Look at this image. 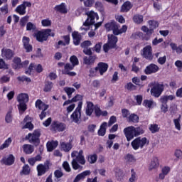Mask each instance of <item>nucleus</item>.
Masks as SVG:
<instances>
[{"mask_svg":"<svg viewBox=\"0 0 182 182\" xmlns=\"http://www.w3.org/2000/svg\"><path fill=\"white\" fill-rule=\"evenodd\" d=\"M73 160L72 161L73 168L75 170H77L80 168V166L78 164H80L82 165H85L86 163L85 156H83V151L80 150L79 152L74 151L71 154ZM78 162V163H77Z\"/></svg>","mask_w":182,"mask_h":182,"instance_id":"1","label":"nucleus"},{"mask_svg":"<svg viewBox=\"0 0 182 182\" xmlns=\"http://www.w3.org/2000/svg\"><path fill=\"white\" fill-rule=\"evenodd\" d=\"M144 133V132L141 127L131 126L124 129V134H125V137H127L128 141L133 139L135 136H139Z\"/></svg>","mask_w":182,"mask_h":182,"instance_id":"2","label":"nucleus"},{"mask_svg":"<svg viewBox=\"0 0 182 182\" xmlns=\"http://www.w3.org/2000/svg\"><path fill=\"white\" fill-rule=\"evenodd\" d=\"M105 27L108 31H113L114 34L116 36L126 33L127 31V26L126 25L122 26V28L119 29V26L114 21L107 23Z\"/></svg>","mask_w":182,"mask_h":182,"instance_id":"3","label":"nucleus"},{"mask_svg":"<svg viewBox=\"0 0 182 182\" xmlns=\"http://www.w3.org/2000/svg\"><path fill=\"white\" fill-rule=\"evenodd\" d=\"M17 100L19 102V110L23 112H25L27 109L26 103L29 100L28 95L26 93H21L18 96Z\"/></svg>","mask_w":182,"mask_h":182,"instance_id":"4","label":"nucleus"},{"mask_svg":"<svg viewBox=\"0 0 182 182\" xmlns=\"http://www.w3.org/2000/svg\"><path fill=\"white\" fill-rule=\"evenodd\" d=\"M54 36H55L54 33H53L50 29H47L45 31H42V32L39 31L36 34V39L39 42L46 41L48 39V36L53 37Z\"/></svg>","mask_w":182,"mask_h":182,"instance_id":"5","label":"nucleus"},{"mask_svg":"<svg viewBox=\"0 0 182 182\" xmlns=\"http://www.w3.org/2000/svg\"><path fill=\"white\" fill-rule=\"evenodd\" d=\"M118 41L117 37L113 35L108 36V43L104 45L103 49L105 53H107L109 49L113 48L116 46Z\"/></svg>","mask_w":182,"mask_h":182,"instance_id":"6","label":"nucleus"},{"mask_svg":"<svg viewBox=\"0 0 182 182\" xmlns=\"http://www.w3.org/2000/svg\"><path fill=\"white\" fill-rule=\"evenodd\" d=\"M164 90V85L163 83H156L152 89H151V95L155 97H159Z\"/></svg>","mask_w":182,"mask_h":182,"instance_id":"7","label":"nucleus"},{"mask_svg":"<svg viewBox=\"0 0 182 182\" xmlns=\"http://www.w3.org/2000/svg\"><path fill=\"white\" fill-rule=\"evenodd\" d=\"M82 107V102H78V106L75 112L71 115V119L73 122L79 124L81 119V109Z\"/></svg>","mask_w":182,"mask_h":182,"instance_id":"8","label":"nucleus"},{"mask_svg":"<svg viewBox=\"0 0 182 182\" xmlns=\"http://www.w3.org/2000/svg\"><path fill=\"white\" fill-rule=\"evenodd\" d=\"M88 18L87 21L84 23L83 26L89 27L95 23V20H99V16L97 13L94 11H90L87 14Z\"/></svg>","mask_w":182,"mask_h":182,"instance_id":"9","label":"nucleus"},{"mask_svg":"<svg viewBox=\"0 0 182 182\" xmlns=\"http://www.w3.org/2000/svg\"><path fill=\"white\" fill-rule=\"evenodd\" d=\"M147 143V139L144 137L142 139L141 138H136L135 140L131 143V145H132V148L134 149L137 150L139 148L142 149L145 144Z\"/></svg>","mask_w":182,"mask_h":182,"instance_id":"10","label":"nucleus"},{"mask_svg":"<svg viewBox=\"0 0 182 182\" xmlns=\"http://www.w3.org/2000/svg\"><path fill=\"white\" fill-rule=\"evenodd\" d=\"M26 7H31V3L30 1H23L22 4H20L15 10V11L21 16H23L26 14Z\"/></svg>","mask_w":182,"mask_h":182,"instance_id":"11","label":"nucleus"},{"mask_svg":"<svg viewBox=\"0 0 182 182\" xmlns=\"http://www.w3.org/2000/svg\"><path fill=\"white\" fill-rule=\"evenodd\" d=\"M39 137L40 132L38 131H35L33 134H28L26 139H28L30 143L38 144L40 142Z\"/></svg>","mask_w":182,"mask_h":182,"instance_id":"12","label":"nucleus"},{"mask_svg":"<svg viewBox=\"0 0 182 182\" xmlns=\"http://www.w3.org/2000/svg\"><path fill=\"white\" fill-rule=\"evenodd\" d=\"M142 56L146 58L147 60H152L153 55H152V48L150 46H146L142 50Z\"/></svg>","mask_w":182,"mask_h":182,"instance_id":"13","label":"nucleus"},{"mask_svg":"<svg viewBox=\"0 0 182 182\" xmlns=\"http://www.w3.org/2000/svg\"><path fill=\"white\" fill-rule=\"evenodd\" d=\"M159 70L160 69L158 65L155 64H151L146 66V68H145V74L146 75L154 74L159 72Z\"/></svg>","mask_w":182,"mask_h":182,"instance_id":"14","label":"nucleus"},{"mask_svg":"<svg viewBox=\"0 0 182 182\" xmlns=\"http://www.w3.org/2000/svg\"><path fill=\"white\" fill-rule=\"evenodd\" d=\"M1 55L7 60H11L14 55V52L11 49L3 48L1 50Z\"/></svg>","mask_w":182,"mask_h":182,"instance_id":"15","label":"nucleus"},{"mask_svg":"<svg viewBox=\"0 0 182 182\" xmlns=\"http://www.w3.org/2000/svg\"><path fill=\"white\" fill-rule=\"evenodd\" d=\"M22 42H23V47L26 50L27 53H30L33 50V47L29 43V42H30V38H29L26 37V36L23 37Z\"/></svg>","mask_w":182,"mask_h":182,"instance_id":"16","label":"nucleus"},{"mask_svg":"<svg viewBox=\"0 0 182 182\" xmlns=\"http://www.w3.org/2000/svg\"><path fill=\"white\" fill-rule=\"evenodd\" d=\"M66 128L65 124L60 122H54L52 124V129L55 132H63Z\"/></svg>","mask_w":182,"mask_h":182,"instance_id":"17","label":"nucleus"},{"mask_svg":"<svg viewBox=\"0 0 182 182\" xmlns=\"http://www.w3.org/2000/svg\"><path fill=\"white\" fill-rule=\"evenodd\" d=\"M23 124H25L23 127V129H28L32 130L33 129V125L31 124V118L29 116H26L22 122Z\"/></svg>","mask_w":182,"mask_h":182,"instance_id":"18","label":"nucleus"},{"mask_svg":"<svg viewBox=\"0 0 182 182\" xmlns=\"http://www.w3.org/2000/svg\"><path fill=\"white\" fill-rule=\"evenodd\" d=\"M14 161L15 157L12 154H10L9 156L3 158V159L1 161V163L7 166L12 165Z\"/></svg>","mask_w":182,"mask_h":182,"instance_id":"19","label":"nucleus"},{"mask_svg":"<svg viewBox=\"0 0 182 182\" xmlns=\"http://www.w3.org/2000/svg\"><path fill=\"white\" fill-rule=\"evenodd\" d=\"M109 65L105 63H100L97 67V70L100 72L101 75H103L108 70Z\"/></svg>","mask_w":182,"mask_h":182,"instance_id":"20","label":"nucleus"},{"mask_svg":"<svg viewBox=\"0 0 182 182\" xmlns=\"http://www.w3.org/2000/svg\"><path fill=\"white\" fill-rule=\"evenodd\" d=\"M171 170V167L168 166L162 167V169L161 170V173H159V179L164 180L166 176H167L170 173Z\"/></svg>","mask_w":182,"mask_h":182,"instance_id":"21","label":"nucleus"},{"mask_svg":"<svg viewBox=\"0 0 182 182\" xmlns=\"http://www.w3.org/2000/svg\"><path fill=\"white\" fill-rule=\"evenodd\" d=\"M142 105L145 107V108L151 109L156 106V103L152 100H145L144 102H142Z\"/></svg>","mask_w":182,"mask_h":182,"instance_id":"22","label":"nucleus"},{"mask_svg":"<svg viewBox=\"0 0 182 182\" xmlns=\"http://www.w3.org/2000/svg\"><path fill=\"white\" fill-rule=\"evenodd\" d=\"M91 174V171L87 170L80 174H78L74 180V182H79L80 180H82L86 178V176Z\"/></svg>","mask_w":182,"mask_h":182,"instance_id":"23","label":"nucleus"},{"mask_svg":"<svg viewBox=\"0 0 182 182\" xmlns=\"http://www.w3.org/2000/svg\"><path fill=\"white\" fill-rule=\"evenodd\" d=\"M58 145V141H48L46 144L48 151H53Z\"/></svg>","mask_w":182,"mask_h":182,"instance_id":"24","label":"nucleus"},{"mask_svg":"<svg viewBox=\"0 0 182 182\" xmlns=\"http://www.w3.org/2000/svg\"><path fill=\"white\" fill-rule=\"evenodd\" d=\"M175 99H176L175 95H165V96L161 97V99H159V101H161V103L162 104L167 105L168 101H173Z\"/></svg>","mask_w":182,"mask_h":182,"instance_id":"25","label":"nucleus"},{"mask_svg":"<svg viewBox=\"0 0 182 182\" xmlns=\"http://www.w3.org/2000/svg\"><path fill=\"white\" fill-rule=\"evenodd\" d=\"M60 147L61 150L64 151L65 152H69L72 148V144L68 142H60Z\"/></svg>","mask_w":182,"mask_h":182,"instance_id":"26","label":"nucleus"},{"mask_svg":"<svg viewBox=\"0 0 182 182\" xmlns=\"http://www.w3.org/2000/svg\"><path fill=\"white\" fill-rule=\"evenodd\" d=\"M13 68L16 70L23 68L21 60L19 58L16 57L14 60Z\"/></svg>","mask_w":182,"mask_h":182,"instance_id":"27","label":"nucleus"},{"mask_svg":"<svg viewBox=\"0 0 182 182\" xmlns=\"http://www.w3.org/2000/svg\"><path fill=\"white\" fill-rule=\"evenodd\" d=\"M159 166V159L156 157L152 159V161H151V164H149V170L156 169Z\"/></svg>","mask_w":182,"mask_h":182,"instance_id":"28","label":"nucleus"},{"mask_svg":"<svg viewBox=\"0 0 182 182\" xmlns=\"http://www.w3.org/2000/svg\"><path fill=\"white\" fill-rule=\"evenodd\" d=\"M55 10L60 12L62 14L68 13V10L66 9L65 3H61V4H58L55 7Z\"/></svg>","mask_w":182,"mask_h":182,"instance_id":"29","label":"nucleus"},{"mask_svg":"<svg viewBox=\"0 0 182 182\" xmlns=\"http://www.w3.org/2000/svg\"><path fill=\"white\" fill-rule=\"evenodd\" d=\"M48 169V166L46 165L39 164L37 166L38 170V175L41 176L42 175L45 174Z\"/></svg>","mask_w":182,"mask_h":182,"instance_id":"30","label":"nucleus"},{"mask_svg":"<svg viewBox=\"0 0 182 182\" xmlns=\"http://www.w3.org/2000/svg\"><path fill=\"white\" fill-rule=\"evenodd\" d=\"M23 150L24 153L26 154H31L34 151V146L30 144H24L23 146Z\"/></svg>","mask_w":182,"mask_h":182,"instance_id":"31","label":"nucleus"},{"mask_svg":"<svg viewBox=\"0 0 182 182\" xmlns=\"http://www.w3.org/2000/svg\"><path fill=\"white\" fill-rule=\"evenodd\" d=\"M82 97L81 95H76L75 97H73L71 100H68V101H65L63 104V106H66V105H68L70 104H71L72 102H82Z\"/></svg>","mask_w":182,"mask_h":182,"instance_id":"32","label":"nucleus"},{"mask_svg":"<svg viewBox=\"0 0 182 182\" xmlns=\"http://www.w3.org/2000/svg\"><path fill=\"white\" fill-rule=\"evenodd\" d=\"M36 106L37 108H38L41 110L46 111L49 107L48 105L43 103L41 100H38L36 102Z\"/></svg>","mask_w":182,"mask_h":182,"instance_id":"33","label":"nucleus"},{"mask_svg":"<svg viewBox=\"0 0 182 182\" xmlns=\"http://www.w3.org/2000/svg\"><path fill=\"white\" fill-rule=\"evenodd\" d=\"M73 42L75 46H78L80 43L82 38L81 35L78 32H74L73 33Z\"/></svg>","mask_w":182,"mask_h":182,"instance_id":"34","label":"nucleus"},{"mask_svg":"<svg viewBox=\"0 0 182 182\" xmlns=\"http://www.w3.org/2000/svg\"><path fill=\"white\" fill-rule=\"evenodd\" d=\"M132 6L130 1H125V3L122 4V7H121V12H128L132 9Z\"/></svg>","mask_w":182,"mask_h":182,"instance_id":"35","label":"nucleus"},{"mask_svg":"<svg viewBox=\"0 0 182 182\" xmlns=\"http://www.w3.org/2000/svg\"><path fill=\"white\" fill-rule=\"evenodd\" d=\"M141 30H142V31L146 33V36H148V37H145V38H144V39H145V41L149 40L150 36L154 33V31L152 29H149L146 26H142V28H141Z\"/></svg>","mask_w":182,"mask_h":182,"instance_id":"36","label":"nucleus"},{"mask_svg":"<svg viewBox=\"0 0 182 182\" xmlns=\"http://www.w3.org/2000/svg\"><path fill=\"white\" fill-rule=\"evenodd\" d=\"M96 60L95 56H90V57H85L84 58V63L87 65H90L94 64Z\"/></svg>","mask_w":182,"mask_h":182,"instance_id":"37","label":"nucleus"},{"mask_svg":"<svg viewBox=\"0 0 182 182\" xmlns=\"http://www.w3.org/2000/svg\"><path fill=\"white\" fill-rule=\"evenodd\" d=\"M87 104L86 114L87 116H91L94 111V105L90 102H87Z\"/></svg>","mask_w":182,"mask_h":182,"instance_id":"38","label":"nucleus"},{"mask_svg":"<svg viewBox=\"0 0 182 182\" xmlns=\"http://www.w3.org/2000/svg\"><path fill=\"white\" fill-rule=\"evenodd\" d=\"M95 112L97 117H100V116L105 117L108 114L107 111H102L100 108L98 107H95Z\"/></svg>","mask_w":182,"mask_h":182,"instance_id":"39","label":"nucleus"},{"mask_svg":"<svg viewBox=\"0 0 182 182\" xmlns=\"http://www.w3.org/2000/svg\"><path fill=\"white\" fill-rule=\"evenodd\" d=\"M139 121V117L138 115L135 114H131L129 117H128V122L132 123H138Z\"/></svg>","mask_w":182,"mask_h":182,"instance_id":"40","label":"nucleus"},{"mask_svg":"<svg viewBox=\"0 0 182 182\" xmlns=\"http://www.w3.org/2000/svg\"><path fill=\"white\" fill-rule=\"evenodd\" d=\"M107 127V122H104V123L101 125L100 129V130L98 131V134H99L100 136H103L105 135Z\"/></svg>","mask_w":182,"mask_h":182,"instance_id":"41","label":"nucleus"},{"mask_svg":"<svg viewBox=\"0 0 182 182\" xmlns=\"http://www.w3.org/2000/svg\"><path fill=\"white\" fill-rule=\"evenodd\" d=\"M124 159H125V162H127V164H134L136 161L134 156L132 154H127Z\"/></svg>","mask_w":182,"mask_h":182,"instance_id":"42","label":"nucleus"},{"mask_svg":"<svg viewBox=\"0 0 182 182\" xmlns=\"http://www.w3.org/2000/svg\"><path fill=\"white\" fill-rule=\"evenodd\" d=\"M138 179L136 173L134 169L131 170V177H129V182H136Z\"/></svg>","mask_w":182,"mask_h":182,"instance_id":"43","label":"nucleus"},{"mask_svg":"<svg viewBox=\"0 0 182 182\" xmlns=\"http://www.w3.org/2000/svg\"><path fill=\"white\" fill-rule=\"evenodd\" d=\"M160 128L159 127L158 124H154L149 125V131L151 133L155 134L159 131Z\"/></svg>","mask_w":182,"mask_h":182,"instance_id":"44","label":"nucleus"},{"mask_svg":"<svg viewBox=\"0 0 182 182\" xmlns=\"http://www.w3.org/2000/svg\"><path fill=\"white\" fill-rule=\"evenodd\" d=\"M173 124H175V129H176V130L181 131V117L173 119Z\"/></svg>","mask_w":182,"mask_h":182,"instance_id":"45","label":"nucleus"},{"mask_svg":"<svg viewBox=\"0 0 182 182\" xmlns=\"http://www.w3.org/2000/svg\"><path fill=\"white\" fill-rule=\"evenodd\" d=\"M31 169L28 165H25L23 167L22 171H21L20 174L22 175H28L30 173Z\"/></svg>","mask_w":182,"mask_h":182,"instance_id":"46","label":"nucleus"},{"mask_svg":"<svg viewBox=\"0 0 182 182\" xmlns=\"http://www.w3.org/2000/svg\"><path fill=\"white\" fill-rule=\"evenodd\" d=\"M53 87V84L51 82H47L45 85L44 91L46 92H50Z\"/></svg>","mask_w":182,"mask_h":182,"instance_id":"47","label":"nucleus"},{"mask_svg":"<svg viewBox=\"0 0 182 182\" xmlns=\"http://www.w3.org/2000/svg\"><path fill=\"white\" fill-rule=\"evenodd\" d=\"M11 142H12V139H11V137H9V138L7 139L4 141V143L1 146V149H6V148H8V147L10 146V144H11Z\"/></svg>","mask_w":182,"mask_h":182,"instance_id":"48","label":"nucleus"},{"mask_svg":"<svg viewBox=\"0 0 182 182\" xmlns=\"http://www.w3.org/2000/svg\"><path fill=\"white\" fill-rule=\"evenodd\" d=\"M148 24H149V28H151L152 31L159 27L158 22L155 21H148Z\"/></svg>","mask_w":182,"mask_h":182,"instance_id":"49","label":"nucleus"},{"mask_svg":"<svg viewBox=\"0 0 182 182\" xmlns=\"http://www.w3.org/2000/svg\"><path fill=\"white\" fill-rule=\"evenodd\" d=\"M134 22L138 24L141 23L143 22V16H141V15L134 16Z\"/></svg>","mask_w":182,"mask_h":182,"instance_id":"50","label":"nucleus"},{"mask_svg":"<svg viewBox=\"0 0 182 182\" xmlns=\"http://www.w3.org/2000/svg\"><path fill=\"white\" fill-rule=\"evenodd\" d=\"M36 29V26L31 22L27 23L26 30L28 31H34Z\"/></svg>","mask_w":182,"mask_h":182,"instance_id":"51","label":"nucleus"},{"mask_svg":"<svg viewBox=\"0 0 182 182\" xmlns=\"http://www.w3.org/2000/svg\"><path fill=\"white\" fill-rule=\"evenodd\" d=\"M64 90L68 94L69 98L71 97L72 94L75 92V89L72 87H65Z\"/></svg>","mask_w":182,"mask_h":182,"instance_id":"52","label":"nucleus"},{"mask_svg":"<svg viewBox=\"0 0 182 182\" xmlns=\"http://www.w3.org/2000/svg\"><path fill=\"white\" fill-rule=\"evenodd\" d=\"M70 60L72 65H74L75 67L76 65H78V64H79V60H78L77 58L75 55L72 56L70 58Z\"/></svg>","mask_w":182,"mask_h":182,"instance_id":"53","label":"nucleus"},{"mask_svg":"<svg viewBox=\"0 0 182 182\" xmlns=\"http://www.w3.org/2000/svg\"><path fill=\"white\" fill-rule=\"evenodd\" d=\"M175 157L179 160H182V151L181 149L175 150L174 153Z\"/></svg>","mask_w":182,"mask_h":182,"instance_id":"54","label":"nucleus"},{"mask_svg":"<svg viewBox=\"0 0 182 182\" xmlns=\"http://www.w3.org/2000/svg\"><path fill=\"white\" fill-rule=\"evenodd\" d=\"M74 68H75L74 65L70 64V63H67L65 65V70L63 72L70 71V70H73Z\"/></svg>","mask_w":182,"mask_h":182,"instance_id":"55","label":"nucleus"},{"mask_svg":"<svg viewBox=\"0 0 182 182\" xmlns=\"http://www.w3.org/2000/svg\"><path fill=\"white\" fill-rule=\"evenodd\" d=\"M41 23L44 27H49L51 26L52 22L49 19H44L41 21Z\"/></svg>","mask_w":182,"mask_h":182,"instance_id":"56","label":"nucleus"},{"mask_svg":"<svg viewBox=\"0 0 182 182\" xmlns=\"http://www.w3.org/2000/svg\"><path fill=\"white\" fill-rule=\"evenodd\" d=\"M97 160V156L96 154L90 155L89 156V161L90 164H95Z\"/></svg>","mask_w":182,"mask_h":182,"instance_id":"57","label":"nucleus"},{"mask_svg":"<svg viewBox=\"0 0 182 182\" xmlns=\"http://www.w3.org/2000/svg\"><path fill=\"white\" fill-rule=\"evenodd\" d=\"M10 81V77H8L7 75H4L0 78V83H6Z\"/></svg>","mask_w":182,"mask_h":182,"instance_id":"58","label":"nucleus"},{"mask_svg":"<svg viewBox=\"0 0 182 182\" xmlns=\"http://www.w3.org/2000/svg\"><path fill=\"white\" fill-rule=\"evenodd\" d=\"M117 122V118L114 116H112L110 117L109 123L107 124V126L110 127L112 124H114Z\"/></svg>","mask_w":182,"mask_h":182,"instance_id":"59","label":"nucleus"},{"mask_svg":"<svg viewBox=\"0 0 182 182\" xmlns=\"http://www.w3.org/2000/svg\"><path fill=\"white\" fill-rule=\"evenodd\" d=\"M63 168H64L67 172H70V171H71L70 166L68 162H67V161H65V162L63 164Z\"/></svg>","mask_w":182,"mask_h":182,"instance_id":"60","label":"nucleus"},{"mask_svg":"<svg viewBox=\"0 0 182 182\" xmlns=\"http://www.w3.org/2000/svg\"><path fill=\"white\" fill-rule=\"evenodd\" d=\"M0 10H1V13L2 14L6 15V14H8L9 9H8V6H7V4H5L3 7H1V8L0 9Z\"/></svg>","mask_w":182,"mask_h":182,"instance_id":"61","label":"nucleus"},{"mask_svg":"<svg viewBox=\"0 0 182 182\" xmlns=\"http://www.w3.org/2000/svg\"><path fill=\"white\" fill-rule=\"evenodd\" d=\"M97 71H98V69H97V67L95 68L90 69V77L96 76Z\"/></svg>","mask_w":182,"mask_h":182,"instance_id":"62","label":"nucleus"},{"mask_svg":"<svg viewBox=\"0 0 182 182\" xmlns=\"http://www.w3.org/2000/svg\"><path fill=\"white\" fill-rule=\"evenodd\" d=\"M6 122L7 123H10L12 122V116H11V112H9L6 116Z\"/></svg>","mask_w":182,"mask_h":182,"instance_id":"63","label":"nucleus"},{"mask_svg":"<svg viewBox=\"0 0 182 182\" xmlns=\"http://www.w3.org/2000/svg\"><path fill=\"white\" fill-rule=\"evenodd\" d=\"M28 16H25V17H23L21 19V21H20V25L21 26H25L26 22L28 21Z\"/></svg>","mask_w":182,"mask_h":182,"instance_id":"64","label":"nucleus"}]
</instances>
